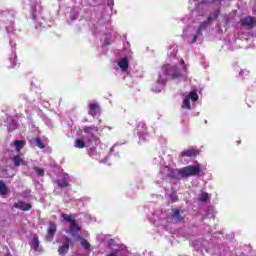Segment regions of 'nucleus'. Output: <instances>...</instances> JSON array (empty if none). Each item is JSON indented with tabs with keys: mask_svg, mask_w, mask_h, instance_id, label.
Instances as JSON below:
<instances>
[{
	"mask_svg": "<svg viewBox=\"0 0 256 256\" xmlns=\"http://www.w3.org/2000/svg\"><path fill=\"white\" fill-rule=\"evenodd\" d=\"M212 3L217 6L215 11L210 14L207 20L201 21V18H198L193 21L191 18L182 19L183 23H192L190 26L183 30L182 36L188 41V43H196L197 39L203 35V30L206 27H209L217 17H219V5H221V0H213Z\"/></svg>",
	"mask_w": 256,
	"mask_h": 256,
	"instance_id": "obj_1",
	"label": "nucleus"
},
{
	"mask_svg": "<svg viewBox=\"0 0 256 256\" xmlns=\"http://www.w3.org/2000/svg\"><path fill=\"white\" fill-rule=\"evenodd\" d=\"M177 45L172 44L168 49L170 63L162 66V73H167L172 79H183L187 73V64L183 58L177 57Z\"/></svg>",
	"mask_w": 256,
	"mask_h": 256,
	"instance_id": "obj_2",
	"label": "nucleus"
},
{
	"mask_svg": "<svg viewBox=\"0 0 256 256\" xmlns=\"http://www.w3.org/2000/svg\"><path fill=\"white\" fill-rule=\"evenodd\" d=\"M130 47L131 44H129V42L124 44V57L118 60V67L122 73H127V70L129 69V59L133 57V51H131Z\"/></svg>",
	"mask_w": 256,
	"mask_h": 256,
	"instance_id": "obj_3",
	"label": "nucleus"
},
{
	"mask_svg": "<svg viewBox=\"0 0 256 256\" xmlns=\"http://www.w3.org/2000/svg\"><path fill=\"white\" fill-rule=\"evenodd\" d=\"M62 218L70 225L68 233L72 237H76V239H81V235L79 234L81 231V227L77 225V222H75V217L73 215L63 213Z\"/></svg>",
	"mask_w": 256,
	"mask_h": 256,
	"instance_id": "obj_4",
	"label": "nucleus"
},
{
	"mask_svg": "<svg viewBox=\"0 0 256 256\" xmlns=\"http://www.w3.org/2000/svg\"><path fill=\"white\" fill-rule=\"evenodd\" d=\"M84 131V138L86 139L87 143H90L92 145V143H95V145H97V143H100L99 138L97 137V135H99V127L96 126H86L83 128Z\"/></svg>",
	"mask_w": 256,
	"mask_h": 256,
	"instance_id": "obj_5",
	"label": "nucleus"
},
{
	"mask_svg": "<svg viewBox=\"0 0 256 256\" xmlns=\"http://www.w3.org/2000/svg\"><path fill=\"white\" fill-rule=\"evenodd\" d=\"M201 173V165H190L177 170V175L183 179L187 177H197Z\"/></svg>",
	"mask_w": 256,
	"mask_h": 256,
	"instance_id": "obj_6",
	"label": "nucleus"
},
{
	"mask_svg": "<svg viewBox=\"0 0 256 256\" xmlns=\"http://www.w3.org/2000/svg\"><path fill=\"white\" fill-rule=\"evenodd\" d=\"M0 21H3L7 25H10L11 28L9 29V26H6L7 33H13V25L15 24V11H3L0 12Z\"/></svg>",
	"mask_w": 256,
	"mask_h": 256,
	"instance_id": "obj_7",
	"label": "nucleus"
},
{
	"mask_svg": "<svg viewBox=\"0 0 256 256\" xmlns=\"http://www.w3.org/2000/svg\"><path fill=\"white\" fill-rule=\"evenodd\" d=\"M172 79L171 75L167 73H163V68H161V71L159 72L158 75V80L155 84V86L152 87V91L154 93H161L163 91V88L165 87V83H167V79Z\"/></svg>",
	"mask_w": 256,
	"mask_h": 256,
	"instance_id": "obj_8",
	"label": "nucleus"
},
{
	"mask_svg": "<svg viewBox=\"0 0 256 256\" xmlns=\"http://www.w3.org/2000/svg\"><path fill=\"white\" fill-rule=\"evenodd\" d=\"M197 101H199V94H197L196 90H192L184 97L182 102V109L191 110V105H194V103Z\"/></svg>",
	"mask_w": 256,
	"mask_h": 256,
	"instance_id": "obj_9",
	"label": "nucleus"
},
{
	"mask_svg": "<svg viewBox=\"0 0 256 256\" xmlns=\"http://www.w3.org/2000/svg\"><path fill=\"white\" fill-rule=\"evenodd\" d=\"M177 169L173 170L169 166H162L160 168V172L158 174V178H160V181H165L168 177L173 178L177 175Z\"/></svg>",
	"mask_w": 256,
	"mask_h": 256,
	"instance_id": "obj_10",
	"label": "nucleus"
},
{
	"mask_svg": "<svg viewBox=\"0 0 256 256\" xmlns=\"http://www.w3.org/2000/svg\"><path fill=\"white\" fill-rule=\"evenodd\" d=\"M42 9L43 7L41 6V1L35 0L31 3V15L34 21H37V19H39Z\"/></svg>",
	"mask_w": 256,
	"mask_h": 256,
	"instance_id": "obj_11",
	"label": "nucleus"
},
{
	"mask_svg": "<svg viewBox=\"0 0 256 256\" xmlns=\"http://www.w3.org/2000/svg\"><path fill=\"white\" fill-rule=\"evenodd\" d=\"M29 174L33 181H37V179L45 177V169L39 166H34L33 168H29Z\"/></svg>",
	"mask_w": 256,
	"mask_h": 256,
	"instance_id": "obj_12",
	"label": "nucleus"
},
{
	"mask_svg": "<svg viewBox=\"0 0 256 256\" xmlns=\"http://www.w3.org/2000/svg\"><path fill=\"white\" fill-rule=\"evenodd\" d=\"M136 134L138 135L140 141H147V124L145 122H139L136 128Z\"/></svg>",
	"mask_w": 256,
	"mask_h": 256,
	"instance_id": "obj_13",
	"label": "nucleus"
},
{
	"mask_svg": "<svg viewBox=\"0 0 256 256\" xmlns=\"http://www.w3.org/2000/svg\"><path fill=\"white\" fill-rule=\"evenodd\" d=\"M88 155L92 159H96V161H100V163H106L107 162V157L104 159H101L103 157V151L97 150V148L90 147L88 149Z\"/></svg>",
	"mask_w": 256,
	"mask_h": 256,
	"instance_id": "obj_14",
	"label": "nucleus"
},
{
	"mask_svg": "<svg viewBox=\"0 0 256 256\" xmlns=\"http://www.w3.org/2000/svg\"><path fill=\"white\" fill-rule=\"evenodd\" d=\"M88 113L92 117H97L101 113V106L97 102H89L88 104Z\"/></svg>",
	"mask_w": 256,
	"mask_h": 256,
	"instance_id": "obj_15",
	"label": "nucleus"
},
{
	"mask_svg": "<svg viewBox=\"0 0 256 256\" xmlns=\"http://www.w3.org/2000/svg\"><path fill=\"white\" fill-rule=\"evenodd\" d=\"M190 3H194L196 9L192 11L193 17L199 15L201 9H203V5H207L209 1L207 0H190Z\"/></svg>",
	"mask_w": 256,
	"mask_h": 256,
	"instance_id": "obj_16",
	"label": "nucleus"
},
{
	"mask_svg": "<svg viewBox=\"0 0 256 256\" xmlns=\"http://www.w3.org/2000/svg\"><path fill=\"white\" fill-rule=\"evenodd\" d=\"M62 245L58 249L59 255H65L69 251V245H71V238L63 237Z\"/></svg>",
	"mask_w": 256,
	"mask_h": 256,
	"instance_id": "obj_17",
	"label": "nucleus"
},
{
	"mask_svg": "<svg viewBox=\"0 0 256 256\" xmlns=\"http://www.w3.org/2000/svg\"><path fill=\"white\" fill-rule=\"evenodd\" d=\"M172 221L174 223H181V221H185V216H183V210L181 209H174L171 215Z\"/></svg>",
	"mask_w": 256,
	"mask_h": 256,
	"instance_id": "obj_18",
	"label": "nucleus"
},
{
	"mask_svg": "<svg viewBox=\"0 0 256 256\" xmlns=\"http://www.w3.org/2000/svg\"><path fill=\"white\" fill-rule=\"evenodd\" d=\"M74 147H76V149H85V147H91V142H87V139L82 136L75 140Z\"/></svg>",
	"mask_w": 256,
	"mask_h": 256,
	"instance_id": "obj_19",
	"label": "nucleus"
},
{
	"mask_svg": "<svg viewBox=\"0 0 256 256\" xmlns=\"http://www.w3.org/2000/svg\"><path fill=\"white\" fill-rule=\"evenodd\" d=\"M55 233H57V225L55 223L50 222L47 235H46V241H53V237H55Z\"/></svg>",
	"mask_w": 256,
	"mask_h": 256,
	"instance_id": "obj_20",
	"label": "nucleus"
},
{
	"mask_svg": "<svg viewBox=\"0 0 256 256\" xmlns=\"http://www.w3.org/2000/svg\"><path fill=\"white\" fill-rule=\"evenodd\" d=\"M240 23H241L242 27H255L256 19L254 17L247 16L245 18H242L240 20Z\"/></svg>",
	"mask_w": 256,
	"mask_h": 256,
	"instance_id": "obj_21",
	"label": "nucleus"
},
{
	"mask_svg": "<svg viewBox=\"0 0 256 256\" xmlns=\"http://www.w3.org/2000/svg\"><path fill=\"white\" fill-rule=\"evenodd\" d=\"M200 151L195 148H189L181 152V157H197Z\"/></svg>",
	"mask_w": 256,
	"mask_h": 256,
	"instance_id": "obj_22",
	"label": "nucleus"
},
{
	"mask_svg": "<svg viewBox=\"0 0 256 256\" xmlns=\"http://www.w3.org/2000/svg\"><path fill=\"white\" fill-rule=\"evenodd\" d=\"M12 161L15 167H20V165H27V161H25L23 154L15 155L12 157Z\"/></svg>",
	"mask_w": 256,
	"mask_h": 256,
	"instance_id": "obj_23",
	"label": "nucleus"
},
{
	"mask_svg": "<svg viewBox=\"0 0 256 256\" xmlns=\"http://www.w3.org/2000/svg\"><path fill=\"white\" fill-rule=\"evenodd\" d=\"M58 187L61 189H65V187H69V174H64L61 179L56 181Z\"/></svg>",
	"mask_w": 256,
	"mask_h": 256,
	"instance_id": "obj_24",
	"label": "nucleus"
},
{
	"mask_svg": "<svg viewBox=\"0 0 256 256\" xmlns=\"http://www.w3.org/2000/svg\"><path fill=\"white\" fill-rule=\"evenodd\" d=\"M107 256H129V251L126 250V248H119L116 250H113Z\"/></svg>",
	"mask_w": 256,
	"mask_h": 256,
	"instance_id": "obj_25",
	"label": "nucleus"
},
{
	"mask_svg": "<svg viewBox=\"0 0 256 256\" xmlns=\"http://www.w3.org/2000/svg\"><path fill=\"white\" fill-rule=\"evenodd\" d=\"M14 207L16 209H21V211H30L31 209V204L29 203H25L23 201H19L17 203L14 204Z\"/></svg>",
	"mask_w": 256,
	"mask_h": 256,
	"instance_id": "obj_26",
	"label": "nucleus"
},
{
	"mask_svg": "<svg viewBox=\"0 0 256 256\" xmlns=\"http://www.w3.org/2000/svg\"><path fill=\"white\" fill-rule=\"evenodd\" d=\"M29 143L32 147H39V149H45V144L41 142L40 138H32L29 140Z\"/></svg>",
	"mask_w": 256,
	"mask_h": 256,
	"instance_id": "obj_27",
	"label": "nucleus"
},
{
	"mask_svg": "<svg viewBox=\"0 0 256 256\" xmlns=\"http://www.w3.org/2000/svg\"><path fill=\"white\" fill-rule=\"evenodd\" d=\"M31 248L34 249V251L41 252L43 251V248L39 246V237L34 236L33 237V242L31 243Z\"/></svg>",
	"mask_w": 256,
	"mask_h": 256,
	"instance_id": "obj_28",
	"label": "nucleus"
},
{
	"mask_svg": "<svg viewBox=\"0 0 256 256\" xmlns=\"http://www.w3.org/2000/svg\"><path fill=\"white\" fill-rule=\"evenodd\" d=\"M9 193V188H7V185L5 184V182H3V180L0 181V195H2V197H5V195H7Z\"/></svg>",
	"mask_w": 256,
	"mask_h": 256,
	"instance_id": "obj_29",
	"label": "nucleus"
},
{
	"mask_svg": "<svg viewBox=\"0 0 256 256\" xmlns=\"http://www.w3.org/2000/svg\"><path fill=\"white\" fill-rule=\"evenodd\" d=\"M166 197L168 198V201H170V203H176V201H178V196H177V192H166Z\"/></svg>",
	"mask_w": 256,
	"mask_h": 256,
	"instance_id": "obj_30",
	"label": "nucleus"
},
{
	"mask_svg": "<svg viewBox=\"0 0 256 256\" xmlns=\"http://www.w3.org/2000/svg\"><path fill=\"white\" fill-rule=\"evenodd\" d=\"M80 245L85 249V251H87V253H91V244L89 241L81 239Z\"/></svg>",
	"mask_w": 256,
	"mask_h": 256,
	"instance_id": "obj_31",
	"label": "nucleus"
},
{
	"mask_svg": "<svg viewBox=\"0 0 256 256\" xmlns=\"http://www.w3.org/2000/svg\"><path fill=\"white\" fill-rule=\"evenodd\" d=\"M198 201H201V203H207L209 201V193L202 192L198 196Z\"/></svg>",
	"mask_w": 256,
	"mask_h": 256,
	"instance_id": "obj_32",
	"label": "nucleus"
},
{
	"mask_svg": "<svg viewBox=\"0 0 256 256\" xmlns=\"http://www.w3.org/2000/svg\"><path fill=\"white\" fill-rule=\"evenodd\" d=\"M14 147L16 151H20L25 147V141L24 140H17L14 142Z\"/></svg>",
	"mask_w": 256,
	"mask_h": 256,
	"instance_id": "obj_33",
	"label": "nucleus"
},
{
	"mask_svg": "<svg viewBox=\"0 0 256 256\" xmlns=\"http://www.w3.org/2000/svg\"><path fill=\"white\" fill-rule=\"evenodd\" d=\"M12 57L9 59L11 65L10 67H15V65H17V54L15 53V50H12Z\"/></svg>",
	"mask_w": 256,
	"mask_h": 256,
	"instance_id": "obj_34",
	"label": "nucleus"
},
{
	"mask_svg": "<svg viewBox=\"0 0 256 256\" xmlns=\"http://www.w3.org/2000/svg\"><path fill=\"white\" fill-rule=\"evenodd\" d=\"M79 17V12H77V10H74L71 12V20L75 21L76 19H78Z\"/></svg>",
	"mask_w": 256,
	"mask_h": 256,
	"instance_id": "obj_35",
	"label": "nucleus"
},
{
	"mask_svg": "<svg viewBox=\"0 0 256 256\" xmlns=\"http://www.w3.org/2000/svg\"><path fill=\"white\" fill-rule=\"evenodd\" d=\"M85 221H87V223H91V221H93V217L91 216V214L85 215Z\"/></svg>",
	"mask_w": 256,
	"mask_h": 256,
	"instance_id": "obj_36",
	"label": "nucleus"
},
{
	"mask_svg": "<svg viewBox=\"0 0 256 256\" xmlns=\"http://www.w3.org/2000/svg\"><path fill=\"white\" fill-rule=\"evenodd\" d=\"M117 145H119L118 143L114 144L111 148H110V154L109 157H113V151H115V148L117 147Z\"/></svg>",
	"mask_w": 256,
	"mask_h": 256,
	"instance_id": "obj_37",
	"label": "nucleus"
},
{
	"mask_svg": "<svg viewBox=\"0 0 256 256\" xmlns=\"http://www.w3.org/2000/svg\"><path fill=\"white\" fill-rule=\"evenodd\" d=\"M9 131H13V129H17V124L13 123L8 126Z\"/></svg>",
	"mask_w": 256,
	"mask_h": 256,
	"instance_id": "obj_38",
	"label": "nucleus"
},
{
	"mask_svg": "<svg viewBox=\"0 0 256 256\" xmlns=\"http://www.w3.org/2000/svg\"><path fill=\"white\" fill-rule=\"evenodd\" d=\"M154 163H163V158H161V156L154 158Z\"/></svg>",
	"mask_w": 256,
	"mask_h": 256,
	"instance_id": "obj_39",
	"label": "nucleus"
},
{
	"mask_svg": "<svg viewBox=\"0 0 256 256\" xmlns=\"http://www.w3.org/2000/svg\"><path fill=\"white\" fill-rule=\"evenodd\" d=\"M10 45H11L12 47H15V43H13V40H10Z\"/></svg>",
	"mask_w": 256,
	"mask_h": 256,
	"instance_id": "obj_40",
	"label": "nucleus"
},
{
	"mask_svg": "<svg viewBox=\"0 0 256 256\" xmlns=\"http://www.w3.org/2000/svg\"><path fill=\"white\" fill-rule=\"evenodd\" d=\"M108 5H113V0H110V1L108 2Z\"/></svg>",
	"mask_w": 256,
	"mask_h": 256,
	"instance_id": "obj_41",
	"label": "nucleus"
},
{
	"mask_svg": "<svg viewBox=\"0 0 256 256\" xmlns=\"http://www.w3.org/2000/svg\"><path fill=\"white\" fill-rule=\"evenodd\" d=\"M159 219H165V215L162 214Z\"/></svg>",
	"mask_w": 256,
	"mask_h": 256,
	"instance_id": "obj_42",
	"label": "nucleus"
},
{
	"mask_svg": "<svg viewBox=\"0 0 256 256\" xmlns=\"http://www.w3.org/2000/svg\"><path fill=\"white\" fill-rule=\"evenodd\" d=\"M241 42V40H234V43H240Z\"/></svg>",
	"mask_w": 256,
	"mask_h": 256,
	"instance_id": "obj_43",
	"label": "nucleus"
},
{
	"mask_svg": "<svg viewBox=\"0 0 256 256\" xmlns=\"http://www.w3.org/2000/svg\"><path fill=\"white\" fill-rule=\"evenodd\" d=\"M244 73H245V71H243V70H242V71H240V75H243Z\"/></svg>",
	"mask_w": 256,
	"mask_h": 256,
	"instance_id": "obj_44",
	"label": "nucleus"
},
{
	"mask_svg": "<svg viewBox=\"0 0 256 256\" xmlns=\"http://www.w3.org/2000/svg\"><path fill=\"white\" fill-rule=\"evenodd\" d=\"M107 129H108L109 131H111V129H113V128H112V127H110V126H108V127H107Z\"/></svg>",
	"mask_w": 256,
	"mask_h": 256,
	"instance_id": "obj_45",
	"label": "nucleus"
},
{
	"mask_svg": "<svg viewBox=\"0 0 256 256\" xmlns=\"http://www.w3.org/2000/svg\"><path fill=\"white\" fill-rule=\"evenodd\" d=\"M231 49V51H233V49H237V47H233V48H230Z\"/></svg>",
	"mask_w": 256,
	"mask_h": 256,
	"instance_id": "obj_46",
	"label": "nucleus"
},
{
	"mask_svg": "<svg viewBox=\"0 0 256 256\" xmlns=\"http://www.w3.org/2000/svg\"><path fill=\"white\" fill-rule=\"evenodd\" d=\"M43 26V22H40V27H42Z\"/></svg>",
	"mask_w": 256,
	"mask_h": 256,
	"instance_id": "obj_47",
	"label": "nucleus"
},
{
	"mask_svg": "<svg viewBox=\"0 0 256 256\" xmlns=\"http://www.w3.org/2000/svg\"><path fill=\"white\" fill-rule=\"evenodd\" d=\"M36 29H39V25H36Z\"/></svg>",
	"mask_w": 256,
	"mask_h": 256,
	"instance_id": "obj_48",
	"label": "nucleus"
}]
</instances>
